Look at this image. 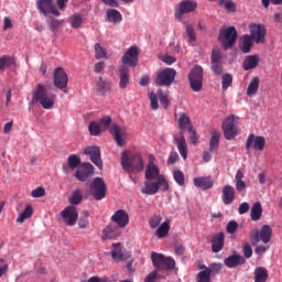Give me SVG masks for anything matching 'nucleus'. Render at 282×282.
<instances>
[{"label": "nucleus", "mask_w": 282, "mask_h": 282, "mask_svg": "<svg viewBox=\"0 0 282 282\" xmlns=\"http://www.w3.org/2000/svg\"><path fill=\"white\" fill-rule=\"evenodd\" d=\"M197 10V1L195 0H183L176 7L174 11V17L177 21L184 19V14H191Z\"/></svg>", "instance_id": "obj_9"}, {"label": "nucleus", "mask_w": 282, "mask_h": 282, "mask_svg": "<svg viewBox=\"0 0 282 282\" xmlns=\"http://www.w3.org/2000/svg\"><path fill=\"white\" fill-rule=\"evenodd\" d=\"M111 117L105 116L104 118L100 119L99 127H101V131H109L111 133Z\"/></svg>", "instance_id": "obj_50"}, {"label": "nucleus", "mask_w": 282, "mask_h": 282, "mask_svg": "<svg viewBox=\"0 0 282 282\" xmlns=\"http://www.w3.org/2000/svg\"><path fill=\"white\" fill-rule=\"evenodd\" d=\"M250 37L254 41V43H265V34H268V30H265V25L252 23L249 25Z\"/></svg>", "instance_id": "obj_16"}, {"label": "nucleus", "mask_w": 282, "mask_h": 282, "mask_svg": "<svg viewBox=\"0 0 282 282\" xmlns=\"http://www.w3.org/2000/svg\"><path fill=\"white\" fill-rule=\"evenodd\" d=\"M158 270L152 271L149 273L144 280V282H156L158 281Z\"/></svg>", "instance_id": "obj_64"}, {"label": "nucleus", "mask_w": 282, "mask_h": 282, "mask_svg": "<svg viewBox=\"0 0 282 282\" xmlns=\"http://www.w3.org/2000/svg\"><path fill=\"white\" fill-rule=\"evenodd\" d=\"M268 281V269L263 267H258L254 270V282H265Z\"/></svg>", "instance_id": "obj_43"}, {"label": "nucleus", "mask_w": 282, "mask_h": 282, "mask_svg": "<svg viewBox=\"0 0 282 282\" xmlns=\"http://www.w3.org/2000/svg\"><path fill=\"white\" fill-rule=\"evenodd\" d=\"M259 91V77H253L247 88V96H254Z\"/></svg>", "instance_id": "obj_48"}, {"label": "nucleus", "mask_w": 282, "mask_h": 282, "mask_svg": "<svg viewBox=\"0 0 282 282\" xmlns=\"http://www.w3.org/2000/svg\"><path fill=\"white\" fill-rule=\"evenodd\" d=\"M140 56L138 46H130L121 57V63L124 67H137Z\"/></svg>", "instance_id": "obj_12"}, {"label": "nucleus", "mask_w": 282, "mask_h": 282, "mask_svg": "<svg viewBox=\"0 0 282 282\" xmlns=\"http://www.w3.org/2000/svg\"><path fill=\"white\" fill-rule=\"evenodd\" d=\"M172 175L178 186H184V184L186 183L184 172H182L180 169L175 167L172 172Z\"/></svg>", "instance_id": "obj_47"}, {"label": "nucleus", "mask_w": 282, "mask_h": 282, "mask_svg": "<svg viewBox=\"0 0 282 282\" xmlns=\"http://www.w3.org/2000/svg\"><path fill=\"white\" fill-rule=\"evenodd\" d=\"M224 232H219L215 235L212 239V251L213 252H221L224 250Z\"/></svg>", "instance_id": "obj_34"}, {"label": "nucleus", "mask_w": 282, "mask_h": 282, "mask_svg": "<svg viewBox=\"0 0 282 282\" xmlns=\"http://www.w3.org/2000/svg\"><path fill=\"white\" fill-rule=\"evenodd\" d=\"M254 43V40L246 34L240 37V50L243 52V54L250 53V50H252V45Z\"/></svg>", "instance_id": "obj_35"}, {"label": "nucleus", "mask_w": 282, "mask_h": 282, "mask_svg": "<svg viewBox=\"0 0 282 282\" xmlns=\"http://www.w3.org/2000/svg\"><path fill=\"white\" fill-rule=\"evenodd\" d=\"M95 58L97 61H100L102 58H106V59L109 58L107 56V48H105L101 43L95 44Z\"/></svg>", "instance_id": "obj_45"}, {"label": "nucleus", "mask_w": 282, "mask_h": 282, "mask_svg": "<svg viewBox=\"0 0 282 282\" xmlns=\"http://www.w3.org/2000/svg\"><path fill=\"white\" fill-rule=\"evenodd\" d=\"M169 181L166 180V176H159V178L154 182L151 180H147L144 182L143 187L141 188V193L143 195H155L160 191L163 193H166L169 191Z\"/></svg>", "instance_id": "obj_4"}, {"label": "nucleus", "mask_w": 282, "mask_h": 282, "mask_svg": "<svg viewBox=\"0 0 282 282\" xmlns=\"http://www.w3.org/2000/svg\"><path fill=\"white\" fill-rule=\"evenodd\" d=\"M106 17L109 23H120L122 21V13L116 9H108L106 11Z\"/></svg>", "instance_id": "obj_38"}, {"label": "nucleus", "mask_w": 282, "mask_h": 282, "mask_svg": "<svg viewBox=\"0 0 282 282\" xmlns=\"http://www.w3.org/2000/svg\"><path fill=\"white\" fill-rule=\"evenodd\" d=\"M197 282H210V269L205 267L196 276Z\"/></svg>", "instance_id": "obj_52"}, {"label": "nucleus", "mask_w": 282, "mask_h": 282, "mask_svg": "<svg viewBox=\"0 0 282 282\" xmlns=\"http://www.w3.org/2000/svg\"><path fill=\"white\" fill-rule=\"evenodd\" d=\"M91 175H94V165L91 163H83L75 172V177L79 182H87Z\"/></svg>", "instance_id": "obj_20"}, {"label": "nucleus", "mask_w": 282, "mask_h": 282, "mask_svg": "<svg viewBox=\"0 0 282 282\" xmlns=\"http://www.w3.org/2000/svg\"><path fill=\"white\" fill-rule=\"evenodd\" d=\"M151 260H152L154 268H156L155 270H158V272H160V270H174L175 269V260L171 257H165L162 253L152 252Z\"/></svg>", "instance_id": "obj_6"}, {"label": "nucleus", "mask_w": 282, "mask_h": 282, "mask_svg": "<svg viewBox=\"0 0 282 282\" xmlns=\"http://www.w3.org/2000/svg\"><path fill=\"white\" fill-rule=\"evenodd\" d=\"M221 85H223L224 91H226V89H228V87H232V75H230V74L223 75Z\"/></svg>", "instance_id": "obj_53"}, {"label": "nucleus", "mask_w": 282, "mask_h": 282, "mask_svg": "<svg viewBox=\"0 0 282 282\" xmlns=\"http://www.w3.org/2000/svg\"><path fill=\"white\" fill-rule=\"evenodd\" d=\"M121 166L129 175H135V173H142L144 171V160H142V155L138 153L132 155L123 153Z\"/></svg>", "instance_id": "obj_3"}, {"label": "nucleus", "mask_w": 282, "mask_h": 282, "mask_svg": "<svg viewBox=\"0 0 282 282\" xmlns=\"http://www.w3.org/2000/svg\"><path fill=\"white\" fill-rule=\"evenodd\" d=\"M68 23L74 30H78L83 26V17L80 13H75L68 18Z\"/></svg>", "instance_id": "obj_42"}, {"label": "nucleus", "mask_w": 282, "mask_h": 282, "mask_svg": "<svg viewBox=\"0 0 282 282\" xmlns=\"http://www.w3.org/2000/svg\"><path fill=\"white\" fill-rule=\"evenodd\" d=\"M80 166V156L70 154L67 159V165H63V172L65 175H69L72 171H76Z\"/></svg>", "instance_id": "obj_26"}, {"label": "nucleus", "mask_w": 282, "mask_h": 282, "mask_svg": "<svg viewBox=\"0 0 282 282\" xmlns=\"http://www.w3.org/2000/svg\"><path fill=\"white\" fill-rule=\"evenodd\" d=\"M193 184L196 188H200L202 191H210V188L215 186V181L213 176H199L193 180Z\"/></svg>", "instance_id": "obj_24"}, {"label": "nucleus", "mask_w": 282, "mask_h": 282, "mask_svg": "<svg viewBox=\"0 0 282 282\" xmlns=\"http://www.w3.org/2000/svg\"><path fill=\"white\" fill-rule=\"evenodd\" d=\"M224 263L227 268L230 269L238 268V265H243L246 263V258L237 252H234L232 256H229L225 259Z\"/></svg>", "instance_id": "obj_27"}, {"label": "nucleus", "mask_w": 282, "mask_h": 282, "mask_svg": "<svg viewBox=\"0 0 282 282\" xmlns=\"http://www.w3.org/2000/svg\"><path fill=\"white\" fill-rule=\"evenodd\" d=\"M32 105H41L43 109H54V105L56 104V95L47 94V88L41 84L36 86L33 90Z\"/></svg>", "instance_id": "obj_2"}, {"label": "nucleus", "mask_w": 282, "mask_h": 282, "mask_svg": "<svg viewBox=\"0 0 282 282\" xmlns=\"http://www.w3.org/2000/svg\"><path fill=\"white\" fill-rule=\"evenodd\" d=\"M95 89L99 96H105L111 89V82L107 78L98 77Z\"/></svg>", "instance_id": "obj_29"}, {"label": "nucleus", "mask_w": 282, "mask_h": 282, "mask_svg": "<svg viewBox=\"0 0 282 282\" xmlns=\"http://www.w3.org/2000/svg\"><path fill=\"white\" fill-rule=\"evenodd\" d=\"M17 65V62L9 56V55H3L0 57V72H6V69H9V67H12Z\"/></svg>", "instance_id": "obj_41"}, {"label": "nucleus", "mask_w": 282, "mask_h": 282, "mask_svg": "<svg viewBox=\"0 0 282 282\" xmlns=\"http://www.w3.org/2000/svg\"><path fill=\"white\" fill-rule=\"evenodd\" d=\"M61 217L66 226H75L78 221V209L74 205H69L61 212Z\"/></svg>", "instance_id": "obj_17"}, {"label": "nucleus", "mask_w": 282, "mask_h": 282, "mask_svg": "<svg viewBox=\"0 0 282 282\" xmlns=\"http://www.w3.org/2000/svg\"><path fill=\"white\" fill-rule=\"evenodd\" d=\"M110 133L113 135L119 147H124L126 140L131 135L126 126H118L116 123H112L110 127Z\"/></svg>", "instance_id": "obj_14"}, {"label": "nucleus", "mask_w": 282, "mask_h": 282, "mask_svg": "<svg viewBox=\"0 0 282 282\" xmlns=\"http://www.w3.org/2000/svg\"><path fill=\"white\" fill-rule=\"evenodd\" d=\"M53 83L57 89H62L65 94H67V84L69 83V78L67 77V73L63 67H57L54 70Z\"/></svg>", "instance_id": "obj_15"}, {"label": "nucleus", "mask_w": 282, "mask_h": 282, "mask_svg": "<svg viewBox=\"0 0 282 282\" xmlns=\"http://www.w3.org/2000/svg\"><path fill=\"white\" fill-rule=\"evenodd\" d=\"M218 39L225 50H230L237 41V29H235V26H229L220 30Z\"/></svg>", "instance_id": "obj_11"}, {"label": "nucleus", "mask_w": 282, "mask_h": 282, "mask_svg": "<svg viewBox=\"0 0 282 282\" xmlns=\"http://www.w3.org/2000/svg\"><path fill=\"white\" fill-rule=\"evenodd\" d=\"M31 197L39 198V197H45V188L37 187L31 192Z\"/></svg>", "instance_id": "obj_57"}, {"label": "nucleus", "mask_w": 282, "mask_h": 282, "mask_svg": "<svg viewBox=\"0 0 282 282\" xmlns=\"http://www.w3.org/2000/svg\"><path fill=\"white\" fill-rule=\"evenodd\" d=\"M171 230V220L163 221L156 229L155 235L159 239H164V237L169 236Z\"/></svg>", "instance_id": "obj_37"}, {"label": "nucleus", "mask_w": 282, "mask_h": 282, "mask_svg": "<svg viewBox=\"0 0 282 282\" xmlns=\"http://www.w3.org/2000/svg\"><path fill=\"white\" fill-rule=\"evenodd\" d=\"M221 263H212L209 267L210 274H219L221 272Z\"/></svg>", "instance_id": "obj_61"}, {"label": "nucleus", "mask_w": 282, "mask_h": 282, "mask_svg": "<svg viewBox=\"0 0 282 282\" xmlns=\"http://www.w3.org/2000/svg\"><path fill=\"white\" fill-rule=\"evenodd\" d=\"M237 195V192L235 191V187L232 185H225L223 187V194H221V200L225 206H230L232 202H235V197Z\"/></svg>", "instance_id": "obj_25"}, {"label": "nucleus", "mask_w": 282, "mask_h": 282, "mask_svg": "<svg viewBox=\"0 0 282 282\" xmlns=\"http://www.w3.org/2000/svg\"><path fill=\"white\" fill-rule=\"evenodd\" d=\"M70 206H78L83 202V193L80 189H75L68 198Z\"/></svg>", "instance_id": "obj_46"}, {"label": "nucleus", "mask_w": 282, "mask_h": 282, "mask_svg": "<svg viewBox=\"0 0 282 282\" xmlns=\"http://www.w3.org/2000/svg\"><path fill=\"white\" fill-rule=\"evenodd\" d=\"M37 10L47 17V14H54V17H61V11L56 9V6L52 0H37L36 1Z\"/></svg>", "instance_id": "obj_18"}, {"label": "nucleus", "mask_w": 282, "mask_h": 282, "mask_svg": "<svg viewBox=\"0 0 282 282\" xmlns=\"http://www.w3.org/2000/svg\"><path fill=\"white\" fill-rule=\"evenodd\" d=\"M242 252L246 259H250V257H252V247H250V243H245Z\"/></svg>", "instance_id": "obj_62"}, {"label": "nucleus", "mask_w": 282, "mask_h": 282, "mask_svg": "<svg viewBox=\"0 0 282 282\" xmlns=\"http://www.w3.org/2000/svg\"><path fill=\"white\" fill-rule=\"evenodd\" d=\"M85 155H90L91 163L102 170V159H100V148L88 147L84 150Z\"/></svg>", "instance_id": "obj_23"}, {"label": "nucleus", "mask_w": 282, "mask_h": 282, "mask_svg": "<svg viewBox=\"0 0 282 282\" xmlns=\"http://www.w3.org/2000/svg\"><path fill=\"white\" fill-rule=\"evenodd\" d=\"M178 127L181 132L174 135V142L177 147L180 155L183 160H187L188 158V144L186 143V138L184 137V131H189L193 129V124L191 123V117L188 115L182 112L178 118Z\"/></svg>", "instance_id": "obj_1"}, {"label": "nucleus", "mask_w": 282, "mask_h": 282, "mask_svg": "<svg viewBox=\"0 0 282 282\" xmlns=\"http://www.w3.org/2000/svg\"><path fill=\"white\" fill-rule=\"evenodd\" d=\"M238 228H239V224L236 220H230L227 224L226 231L228 232V235H235Z\"/></svg>", "instance_id": "obj_55"}, {"label": "nucleus", "mask_w": 282, "mask_h": 282, "mask_svg": "<svg viewBox=\"0 0 282 282\" xmlns=\"http://www.w3.org/2000/svg\"><path fill=\"white\" fill-rule=\"evenodd\" d=\"M175 76H177L175 69L165 68L159 72L156 76V85L160 87H171V85H173V80H175Z\"/></svg>", "instance_id": "obj_13"}, {"label": "nucleus", "mask_w": 282, "mask_h": 282, "mask_svg": "<svg viewBox=\"0 0 282 282\" xmlns=\"http://www.w3.org/2000/svg\"><path fill=\"white\" fill-rule=\"evenodd\" d=\"M223 131L226 140H235L239 135V117L235 115L228 116L223 121Z\"/></svg>", "instance_id": "obj_5"}, {"label": "nucleus", "mask_w": 282, "mask_h": 282, "mask_svg": "<svg viewBox=\"0 0 282 282\" xmlns=\"http://www.w3.org/2000/svg\"><path fill=\"white\" fill-rule=\"evenodd\" d=\"M88 131L90 135H100V133H102V128L100 127V123L91 121L88 126Z\"/></svg>", "instance_id": "obj_51"}, {"label": "nucleus", "mask_w": 282, "mask_h": 282, "mask_svg": "<svg viewBox=\"0 0 282 282\" xmlns=\"http://www.w3.org/2000/svg\"><path fill=\"white\" fill-rule=\"evenodd\" d=\"M236 191H238V193H243V191H246L247 185L246 182L243 181V172L241 170H238L236 172Z\"/></svg>", "instance_id": "obj_40"}, {"label": "nucleus", "mask_w": 282, "mask_h": 282, "mask_svg": "<svg viewBox=\"0 0 282 282\" xmlns=\"http://www.w3.org/2000/svg\"><path fill=\"white\" fill-rule=\"evenodd\" d=\"M111 221L118 226V228H127L129 226V213L124 209H118L111 216Z\"/></svg>", "instance_id": "obj_22"}, {"label": "nucleus", "mask_w": 282, "mask_h": 282, "mask_svg": "<svg viewBox=\"0 0 282 282\" xmlns=\"http://www.w3.org/2000/svg\"><path fill=\"white\" fill-rule=\"evenodd\" d=\"M188 80L193 91H202V87L204 86V68L202 66L192 68Z\"/></svg>", "instance_id": "obj_10"}, {"label": "nucleus", "mask_w": 282, "mask_h": 282, "mask_svg": "<svg viewBox=\"0 0 282 282\" xmlns=\"http://www.w3.org/2000/svg\"><path fill=\"white\" fill-rule=\"evenodd\" d=\"M120 232H118V229L116 227L107 226L102 230V239H116V237H119Z\"/></svg>", "instance_id": "obj_44"}, {"label": "nucleus", "mask_w": 282, "mask_h": 282, "mask_svg": "<svg viewBox=\"0 0 282 282\" xmlns=\"http://www.w3.org/2000/svg\"><path fill=\"white\" fill-rule=\"evenodd\" d=\"M129 74H130V69L128 66H120L119 68L120 89H127V86L129 85Z\"/></svg>", "instance_id": "obj_32"}, {"label": "nucleus", "mask_w": 282, "mask_h": 282, "mask_svg": "<svg viewBox=\"0 0 282 282\" xmlns=\"http://www.w3.org/2000/svg\"><path fill=\"white\" fill-rule=\"evenodd\" d=\"M164 176V174H160V167L158 165H147L145 169V180H151L158 182L160 177Z\"/></svg>", "instance_id": "obj_33"}, {"label": "nucleus", "mask_w": 282, "mask_h": 282, "mask_svg": "<svg viewBox=\"0 0 282 282\" xmlns=\"http://www.w3.org/2000/svg\"><path fill=\"white\" fill-rule=\"evenodd\" d=\"M248 210H250V204L245 202L239 205V208H238L239 215H246Z\"/></svg>", "instance_id": "obj_63"}, {"label": "nucleus", "mask_w": 282, "mask_h": 282, "mask_svg": "<svg viewBox=\"0 0 282 282\" xmlns=\"http://www.w3.org/2000/svg\"><path fill=\"white\" fill-rule=\"evenodd\" d=\"M12 28H14V24L12 23V19H10L9 17H4L3 19V32H7V30H12Z\"/></svg>", "instance_id": "obj_58"}, {"label": "nucleus", "mask_w": 282, "mask_h": 282, "mask_svg": "<svg viewBox=\"0 0 282 282\" xmlns=\"http://www.w3.org/2000/svg\"><path fill=\"white\" fill-rule=\"evenodd\" d=\"M160 224H162V217L161 216H153L150 219V228H158V226H160Z\"/></svg>", "instance_id": "obj_59"}, {"label": "nucleus", "mask_w": 282, "mask_h": 282, "mask_svg": "<svg viewBox=\"0 0 282 282\" xmlns=\"http://www.w3.org/2000/svg\"><path fill=\"white\" fill-rule=\"evenodd\" d=\"M34 210L32 209L31 205H28L25 207V209L23 210V213H21L19 215V217L17 218V223L18 224H23V221H25V219H30V217H32Z\"/></svg>", "instance_id": "obj_49"}, {"label": "nucleus", "mask_w": 282, "mask_h": 282, "mask_svg": "<svg viewBox=\"0 0 282 282\" xmlns=\"http://www.w3.org/2000/svg\"><path fill=\"white\" fill-rule=\"evenodd\" d=\"M263 151L265 149V137L249 134L246 141V150Z\"/></svg>", "instance_id": "obj_19"}, {"label": "nucleus", "mask_w": 282, "mask_h": 282, "mask_svg": "<svg viewBox=\"0 0 282 282\" xmlns=\"http://www.w3.org/2000/svg\"><path fill=\"white\" fill-rule=\"evenodd\" d=\"M89 193L97 202L105 199V197H107V184H105V180L100 177L94 178L89 185Z\"/></svg>", "instance_id": "obj_8"}, {"label": "nucleus", "mask_w": 282, "mask_h": 282, "mask_svg": "<svg viewBox=\"0 0 282 282\" xmlns=\"http://www.w3.org/2000/svg\"><path fill=\"white\" fill-rule=\"evenodd\" d=\"M47 24H48L50 30L54 31L61 25V21L56 20L54 18H51L47 20Z\"/></svg>", "instance_id": "obj_60"}, {"label": "nucleus", "mask_w": 282, "mask_h": 282, "mask_svg": "<svg viewBox=\"0 0 282 282\" xmlns=\"http://www.w3.org/2000/svg\"><path fill=\"white\" fill-rule=\"evenodd\" d=\"M158 98H160L155 93H151L150 94V105H151V109H153V111H158L160 105L158 104Z\"/></svg>", "instance_id": "obj_56"}, {"label": "nucleus", "mask_w": 282, "mask_h": 282, "mask_svg": "<svg viewBox=\"0 0 282 282\" xmlns=\"http://www.w3.org/2000/svg\"><path fill=\"white\" fill-rule=\"evenodd\" d=\"M250 239L252 243H259V241H262V243H270L272 240V227L270 225H263L259 231V229H253L250 232Z\"/></svg>", "instance_id": "obj_7"}, {"label": "nucleus", "mask_w": 282, "mask_h": 282, "mask_svg": "<svg viewBox=\"0 0 282 282\" xmlns=\"http://www.w3.org/2000/svg\"><path fill=\"white\" fill-rule=\"evenodd\" d=\"M212 72L217 76L224 73L221 67V50L219 47H214L212 51Z\"/></svg>", "instance_id": "obj_21"}, {"label": "nucleus", "mask_w": 282, "mask_h": 282, "mask_svg": "<svg viewBox=\"0 0 282 282\" xmlns=\"http://www.w3.org/2000/svg\"><path fill=\"white\" fill-rule=\"evenodd\" d=\"M112 248L111 257L115 261H127V259H131V253H122V245L120 242L112 243Z\"/></svg>", "instance_id": "obj_28"}, {"label": "nucleus", "mask_w": 282, "mask_h": 282, "mask_svg": "<svg viewBox=\"0 0 282 282\" xmlns=\"http://www.w3.org/2000/svg\"><path fill=\"white\" fill-rule=\"evenodd\" d=\"M158 97L159 100L162 105V107H164V109H169V94L167 93H162V90H158Z\"/></svg>", "instance_id": "obj_54"}, {"label": "nucleus", "mask_w": 282, "mask_h": 282, "mask_svg": "<svg viewBox=\"0 0 282 282\" xmlns=\"http://www.w3.org/2000/svg\"><path fill=\"white\" fill-rule=\"evenodd\" d=\"M259 55H248L242 63L245 72L259 67Z\"/></svg>", "instance_id": "obj_31"}, {"label": "nucleus", "mask_w": 282, "mask_h": 282, "mask_svg": "<svg viewBox=\"0 0 282 282\" xmlns=\"http://www.w3.org/2000/svg\"><path fill=\"white\" fill-rule=\"evenodd\" d=\"M183 25H185L184 39L189 45H195V43H197V34L195 33V29L188 22H183Z\"/></svg>", "instance_id": "obj_30"}, {"label": "nucleus", "mask_w": 282, "mask_h": 282, "mask_svg": "<svg viewBox=\"0 0 282 282\" xmlns=\"http://www.w3.org/2000/svg\"><path fill=\"white\" fill-rule=\"evenodd\" d=\"M219 138H221V133H219L217 130H214L209 140V151L212 153H217V151H219Z\"/></svg>", "instance_id": "obj_36"}, {"label": "nucleus", "mask_w": 282, "mask_h": 282, "mask_svg": "<svg viewBox=\"0 0 282 282\" xmlns=\"http://www.w3.org/2000/svg\"><path fill=\"white\" fill-rule=\"evenodd\" d=\"M261 215H263V207L261 206V203L256 202L250 212V217L252 221H259L261 219Z\"/></svg>", "instance_id": "obj_39"}]
</instances>
